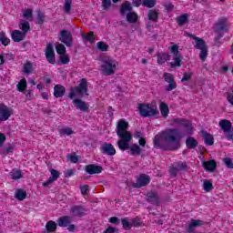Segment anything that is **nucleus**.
<instances>
[{
  "mask_svg": "<svg viewBox=\"0 0 233 233\" xmlns=\"http://www.w3.org/2000/svg\"><path fill=\"white\" fill-rule=\"evenodd\" d=\"M183 134L177 129H167L158 133L153 140L155 148L177 150L181 147Z\"/></svg>",
  "mask_w": 233,
  "mask_h": 233,
  "instance_id": "nucleus-1",
  "label": "nucleus"
},
{
  "mask_svg": "<svg viewBox=\"0 0 233 233\" xmlns=\"http://www.w3.org/2000/svg\"><path fill=\"white\" fill-rule=\"evenodd\" d=\"M85 96H88V85L86 84V79L82 78L78 86L71 87L69 92V97L70 99H73V104L76 110H80L81 112H87L89 108L86 102L77 98L85 97Z\"/></svg>",
  "mask_w": 233,
  "mask_h": 233,
  "instance_id": "nucleus-2",
  "label": "nucleus"
},
{
  "mask_svg": "<svg viewBox=\"0 0 233 233\" xmlns=\"http://www.w3.org/2000/svg\"><path fill=\"white\" fill-rule=\"evenodd\" d=\"M130 125L125 118L118 119L116 122V132L120 138L117 141V147L120 150L126 151L128 148V143L132 141V133L128 131Z\"/></svg>",
  "mask_w": 233,
  "mask_h": 233,
  "instance_id": "nucleus-3",
  "label": "nucleus"
},
{
  "mask_svg": "<svg viewBox=\"0 0 233 233\" xmlns=\"http://www.w3.org/2000/svg\"><path fill=\"white\" fill-rule=\"evenodd\" d=\"M99 70L102 76H114L119 70V62L111 56H103Z\"/></svg>",
  "mask_w": 233,
  "mask_h": 233,
  "instance_id": "nucleus-4",
  "label": "nucleus"
},
{
  "mask_svg": "<svg viewBox=\"0 0 233 233\" xmlns=\"http://www.w3.org/2000/svg\"><path fill=\"white\" fill-rule=\"evenodd\" d=\"M20 30H14L11 33V37L15 43H21L26 37L27 32L30 30V24L25 20H21L18 25Z\"/></svg>",
  "mask_w": 233,
  "mask_h": 233,
  "instance_id": "nucleus-5",
  "label": "nucleus"
},
{
  "mask_svg": "<svg viewBox=\"0 0 233 233\" xmlns=\"http://www.w3.org/2000/svg\"><path fill=\"white\" fill-rule=\"evenodd\" d=\"M138 112L140 116H143V117H150L152 116L159 114V111H157V104L156 103V101H153L150 104H139Z\"/></svg>",
  "mask_w": 233,
  "mask_h": 233,
  "instance_id": "nucleus-6",
  "label": "nucleus"
},
{
  "mask_svg": "<svg viewBox=\"0 0 233 233\" xmlns=\"http://www.w3.org/2000/svg\"><path fill=\"white\" fill-rule=\"evenodd\" d=\"M191 37L196 41L195 48L200 50L199 57L201 61H205V59H207V56H208V49L207 48V45H205V41L194 35H191Z\"/></svg>",
  "mask_w": 233,
  "mask_h": 233,
  "instance_id": "nucleus-7",
  "label": "nucleus"
},
{
  "mask_svg": "<svg viewBox=\"0 0 233 233\" xmlns=\"http://www.w3.org/2000/svg\"><path fill=\"white\" fill-rule=\"evenodd\" d=\"M164 81L168 84L166 86L167 92H172V90L177 88V84L176 83V80H174V75L170 73L164 74Z\"/></svg>",
  "mask_w": 233,
  "mask_h": 233,
  "instance_id": "nucleus-8",
  "label": "nucleus"
},
{
  "mask_svg": "<svg viewBox=\"0 0 233 233\" xmlns=\"http://www.w3.org/2000/svg\"><path fill=\"white\" fill-rule=\"evenodd\" d=\"M14 114V110L5 104H0V121H8L10 116Z\"/></svg>",
  "mask_w": 233,
  "mask_h": 233,
  "instance_id": "nucleus-9",
  "label": "nucleus"
},
{
  "mask_svg": "<svg viewBox=\"0 0 233 233\" xmlns=\"http://www.w3.org/2000/svg\"><path fill=\"white\" fill-rule=\"evenodd\" d=\"M173 125L185 127L187 134H192V124L188 120H185L183 118H174Z\"/></svg>",
  "mask_w": 233,
  "mask_h": 233,
  "instance_id": "nucleus-10",
  "label": "nucleus"
},
{
  "mask_svg": "<svg viewBox=\"0 0 233 233\" xmlns=\"http://www.w3.org/2000/svg\"><path fill=\"white\" fill-rule=\"evenodd\" d=\"M133 6H146L147 8H154L156 0H133Z\"/></svg>",
  "mask_w": 233,
  "mask_h": 233,
  "instance_id": "nucleus-11",
  "label": "nucleus"
},
{
  "mask_svg": "<svg viewBox=\"0 0 233 233\" xmlns=\"http://www.w3.org/2000/svg\"><path fill=\"white\" fill-rule=\"evenodd\" d=\"M46 57L51 65L56 63V54L54 53V46L52 44H48L46 48Z\"/></svg>",
  "mask_w": 233,
  "mask_h": 233,
  "instance_id": "nucleus-12",
  "label": "nucleus"
},
{
  "mask_svg": "<svg viewBox=\"0 0 233 233\" xmlns=\"http://www.w3.org/2000/svg\"><path fill=\"white\" fill-rule=\"evenodd\" d=\"M59 39L62 43H65L66 46H72V34L68 31H62L59 35Z\"/></svg>",
  "mask_w": 233,
  "mask_h": 233,
  "instance_id": "nucleus-13",
  "label": "nucleus"
},
{
  "mask_svg": "<svg viewBox=\"0 0 233 233\" xmlns=\"http://www.w3.org/2000/svg\"><path fill=\"white\" fill-rule=\"evenodd\" d=\"M50 174H51V177L48 178L47 181L42 184L43 187H48L52 185L54 181H57V179H59V177L61 176V173L56 169H50Z\"/></svg>",
  "mask_w": 233,
  "mask_h": 233,
  "instance_id": "nucleus-14",
  "label": "nucleus"
},
{
  "mask_svg": "<svg viewBox=\"0 0 233 233\" xmlns=\"http://www.w3.org/2000/svg\"><path fill=\"white\" fill-rule=\"evenodd\" d=\"M101 151L106 156H116V147L112 144L105 143L101 147Z\"/></svg>",
  "mask_w": 233,
  "mask_h": 233,
  "instance_id": "nucleus-15",
  "label": "nucleus"
},
{
  "mask_svg": "<svg viewBox=\"0 0 233 233\" xmlns=\"http://www.w3.org/2000/svg\"><path fill=\"white\" fill-rule=\"evenodd\" d=\"M129 143L130 142H127V147L125 150H129V156H139V154H141V147H139L137 144L130 145Z\"/></svg>",
  "mask_w": 233,
  "mask_h": 233,
  "instance_id": "nucleus-16",
  "label": "nucleus"
},
{
  "mask_svg": "<svg viewBox=\"0 0 233 233\" xmlns=\"http://www.w3.org/2000/svg\"><path fill=\"white\" fill-rule=\"evenodd\" d=\"M139 218H135L132 222H129L127 218L122 219V226L126 230H130L132 227H139Z\"/></svg>",
  "mask_w": 233,
  "mask_h": 233,
  "instance_id": "nucleus-17",
  "label": "nucleus"
},
{
  "mask_svg": "<svg viewBox=\"0 0 233 233\" xmlns=\"http://www.w3.org/2000/svg\"><path fill=\"white\" fill-rule=\"evenodd\" d=\"M86 172L91 175L101 174V172H103V167L96 165H88L86 167Z\"/></svg>",
  "mask_w": 233,
  "mask_h": 233,
  "instance_id": "nucleus-18",
  "label": "nucleus"
},
{
  "mask_svg": "<svg viewBox=\"0 0 233 233\" xmlns=\"http://www.w3.org/2000/svg\"><path fill=\"white\" fill-rule=\"evenodd\" d=\"M148 183H150V177L140 175L137 180L136 187L140 188V187H145V185H148Z\"/></svg>",
  "mask_w": 233,
  "mask_h": 233,
  "instance_id": "nucleus-19",
  "label": "nucleus"
},
{
  "mask_svg": "<svg viewBox=\"0 0 233 233\" xmlns=\"http://www.w3.org/2000/svg\"><path fill=\"white\" fill-rule=\"evenodd\" d=\"M202 167L205 168V170H208V172H214L218 167V164L214 160H208L202 163Z\"/></svg>",
  "mask_w": 233,
  "mask_h": 233,
  "instance_id": "nucleus-20",
  "label": "nucleus"
},
{
  "mask_svg": "<svg viewBox=\"0 0 233 233\" xmlns=\"http://www.w3.org/2000/svg\"><path fill=\"white\" fill-rule=\"evenodd\" d=\"M200 137L204 139L206 145L212 147L214 145V137L206 131L200 132Z\"/></svg>",
  "mask_w": 233,
  "mask_h": 233,
  "instance_id": "nucleus-21",
  "label": "nucleus"
},
{
  "mask_svg": "<svg viewBox=\"0 0 233 233\" xmlns=\"http://www.w3.org/2000/svg\"><path fill=\"white\" fill-rule=\"evenodd\" d=\"M157 57V62L158 65H164V63H167L170 60V55H168V53H158Z\"/></svg>",
  "mask_w": 233,
  "mask_h": 233,
  "instance_id": "nucleus-22",
  "label": "nucleus"
},
{
  "mask_svg": "<svg viewBox=\"0 0 233 233\" xmlns=\"http://www.w3.org/2000/svg\"><path fill=\"white\" fill-rule=\"evenodd\" d=\"M159 110L162 117H165V118L168 117V114H170V109H168V105H167V103L160 102Z\"/></svg>",
  "mask_w": 233,
  "mask_h": 233,
  "instance_id": "nucleus-23",
  "label": "nucleus"
},
{
  "mask_svg": "<svg viewBox=\"0 0 233 233\" xmlns=\"http://www.w3.org/2000/svg\"><path fill=\"white\" fill-rule=\"evenodd\" d=\"M202 188L206 193L212 192L214 190L212 180L204 179L202 182Z\"/></svg>",
  "mask_w": 233,
  "mask_h": 233,
  "instance_id": "nucleus-24",
  "label": "nucleus"
},
{
  "mask_svg": "<svg viewBox=\"0 0 233 233\" xmlns=\"http://www.w3.org/2000/svg\"><path fill=\"white\" fill-rule=\"evenodd\" d=\"M72 222L71 217L65 216L61 217L57 220L58 227H68Z\"/></svg>",
  "mask_w": 233,
  "mask_h": 233,
  "instance_id": "nucleus-25",
  "label": "nucleus"
},
{
  "mask_svg": "<svg viewBox=\"0 0 233 233\" xmlns=\"http://www.w3.org/2000/svg\"><path fill=\"white\" fill-rule=\"evenodd\" d=\"M65 86H61V85H56L54 87V96L55 97H63V96H65Z\"/></svg>",
  "mask_w": 233,
  "mask_h": 233,
  "instance_id": "nucleus-26",
  "label": "nucleus"
},
{
  "mask_svg": "<svg viewBox=\"0 0 233 233\" xmlns=\"http://www.w3.org/2000/svg\"><path fill=\"white\" fill-rule=\"evenodd\" d=\"M35 70V66H34L33 63L26 62L23 66V72L24 74H32Z\"/></svg>",
  "mask_w": 233,
  "mask_h": 233,
  "instance_id": "nucleus-27",
  "label": "nucleus"
},
{
  "mask_svg": "<svg viewBox=\"0 0 233 233\" xmlns=\"http://www.w3.org/2000/svg\"><path fill=\"white\" fill-rule=\"evenodd\" d=\"M201 225H203V221L201 220H191L187 230V232H194V228L196 227H201Z\"/></svg>",
  "mask_w": 233,
  "mask_h": 233,
  "instance_id": "nucleus-28",
  "label": "nucleus"
},
{
  "mask_svg": "<svg viewBox=\"0 0 233 233\" xmlns=\"http://www.w3.org/2000/svg\"><path fill=\"white\" fill-rule=\"evenodd\" d=\"M15 198L18 199V201H23L26 199V191L23 189H17L15 192Z\"/></svg>",
  "mask_w": 233,
  "mask_h": 233,
  "instance_id": "nucleus-29",
  "label": "nucleus"
},
{
  "mask_svg": "<svg viewBox=\"0 0 233 233\" xmlns=\"http://www.w3.org/2000/svg\"><path fill=\"white\" fill-rule=\"evenodd\" d=\"M186 145L187 148H196V147H198V140L192 137H189L186 140Z\"/></svg>",
  "mask_w": 233,
  "mask_h": 233,
  "instance_id": "nucleus-30",
  "label": "nucleus"
},
{
  "mask_svg": "<svg viewBox=\"0 0 233 233\" xmlns=\"http://www.w3.org/2000/svg\"><path fill=\"white\" fill-rule=\"evenodd\" d=\"M72 216H83L85 214V208L82 207H74L71 209Z\"/></svg>",
  "mask_w": 233,
  "mask_h": 233,
  "instance_id": "nucleus-31",
  "label": "nucleus"
},
{
  "mask_svg": "<svg viewBox=\"0 0 233 233\" xmlns=\"http://www.w3.org/2000/svg\"><path fill=\"white\" fill-rule=\"evenodd\" d=\"M60 136H72L74 134V130L72 127H62L58 130Z\"/></svg>",
  "mask_w": 233,
  "mask_h": 233,
  "instance_id": "nucleus-32",
  "label": "nucleus"
},
{
  "mask_svg": "<svg viewBox=\"0 0 233 233\" xmlns=\"http://www.w3.org/2000/svg\"><path fill=\"white\" fill-rule=\"evenodd\" d=\"M22 16L27 19V21H33L34 16L32 15V9H24L22 11Z\"/></svg>",
  "mask_w": 233,
  "mask_h": 233,
  "instance_id": "nucleus-33",
  "label": "nucleus"
},
{
  "mask_svg": "<svg viewBox=\"0 0 233 233\" xmlns=\"http://www.w3.org/2000/svg\"><path fill=\"white\" fill-rule=\"evenodd\" d=\"M181 55L173 56V62H171V66H181Z\"/></svg>",
  "mask_w": 233,
  "mask_h": 233,
  "instance_id": "nucleus-34",
  "label": "nucleus"
},
{
  "mask_svg": "<svg viewBox=\"0 0 233 233\" xmlns=\"http://www.w3.org/2000/svg\"><path fill=\"white\" fill-rule=\"evenodd\" d=\"M130 10H132V5L128 2H126L122 5L120 12L122 15H125V14H127V12H130Z\"/></svg>",
  "mask_w": 233,
  "mask_h": 233,
  "instance_id": "nucleus-35",
  "label": "nucleus"
},
{
  "mask_svg": "<svg viewBox=\"0 0 233 233\" xmlns=\"http://www.w3.org/2000/svg\"><path fill=\"white\" fill-rule=\"evenodd\" d=\"M96 48L97 50H100V52H108L109 46L105 42H98L96 44Z\"/></svg>",
  "mask_w": 233,
  "mask_h": 233,
  "instance_id": "nucleus-36",
  "label": "nucleus"
},
{
  "mask_svg": "<svg viewBox=\"0 0 233 233\" xmlns=\"http://www.w3.org/2000/svg\"><path fill=\"white\" fill-rule=\"evenodd\" d=\"M46 228L48 232H55L56 228H57V224L55 221L50 220L46 223Z\"/></svg>",
  "mask_w": 233,
  "mask_h": 233,
  "instance_id": "nucleus-37",
  "label": "nucleus"
},
{
  "mask_svg": "<svg viewBox=\"0 0 233 233\" xmlns=\"http://www.w3.org/2000/svg\"><path fill=\"white\" fill-rule=\"evenodd\" d=\"M168 50L173 56L180 55L179 54V46H177V45H176V44H171L170 46H168Z\"/></svg>",
  "mask_w": 233,
  "mask_h": 233,
  "instance_id": "nucleus-38",
  "label": "nucleus"
},
{
  "mask_svg": "<svg viewBox=\"0 0 233 233\" xmlns=\"http://www.w3.org/2000/svg\"><path fill=\"white\" fill-rule=\"evenodd\" d=\"M0 42L2 45H4V46H8V45H10V38H8L5 33L1 32Z\"/></svg>",
  "mask_w": 233,
  "mask_h": 233,
  "instance_id": "nucleus-39",
  "label": "nucleus"
},
{
  "mask_svg": "<svg viewBox=\"0 0 233 233\" xmlns=\"http://www.w3.org/2000/svg\"><path fill=\"white\" fill-rule=\"evenodd\" d=\"M11 179H21L23 177V174L21 171L17 169H14L10 174H9Z\"/></svg>",
  "mask_w": 233,
  "mask_h": 233,
  "instance_id": "nucleus-40",
  "label": "nucleus"
},
{
  "mask_svg": "<svg viewBox=\"0 0 233 233\" xmlns=\"http://www.w3.org/2000/svg\"><path fill=\"white\" fill-rule=\"evenodd\" d=\"M18 92H25L26 90V79L23 78L20 80V82L17 84Z\"/></svg>",
  "mask_w": 233,
  "mask_h": 233,
  "instance_id": "nucleus-41",
  "label": "nucleus"
},
{
  "mask_svg": "<svg viewBox=\"0 0 233 233\" xmlns=\"http://www.w3.org/2000/svg\"><path fill=\"white\" fill-rule=\"evenodd\" d=\"M127 19L128 23H136V21H137L138 17H137V14L136 13H128L127 15Z\"/></svg>",
  "mask_w": 233,
  "mask_h": 233,
  "instance_id": "nucleus-42",
  "label": "nucleus"
},
{
  "mask_svg": "<svg viewBox=\"0 0 233 233\" xmlns=\"http://www.w3.org/2000/svg\"><path fill=\"white\" fill-rule=\"evenodd\" d=\"M147 201L150 203H157V194L154 192L147 193Z\"/></svg>",
  "mask_w": 233,
  "mask_h": 233,
  "instance_id": "nucleus-43",
  "label": "nucleus"
},
{
  "mask_svg": "<svg viewBox=\"0 0 233 233\" xmlns=\"http://www.w3.org/2000/svg\"><path fill=\"white\" fill-rule=\"evenodd\" d=\"M56 50L57 54H59L60 56H63L65 55V52H66V47H65L63 44H57L56 46Z\"/></svg>",
  "mask_w": 233,
  "mask_h": 233,
  "instance_id": "nucleus-44",
  "label": "nucleus"
},
{
  "mask_svg": "<svg viewBox=\"0 0 233 233\" xmlns=\"http://www.w3.org/2000/svg\"><path fill=\"white\" fill-rule=\"evenodd\" d=\"M187 21H188V15H187V14H184V15H180L177 19V23L178 25H185V23H187Z\"/></svg>",
  "mask_w": 233,
  "mask_h": 233,
  "instance_id": "nucleus-45",
  "label": "nucleus"
},
{
  "mask_svg": "<svg viewBox=\"0 0 233 233\" xmlns=\"http://www.w3.org/2000/svg\"><path fill=\"white\" fill-rule=\"evenodd\" d=\"M84 41H88L89 43H94L96 39L94 37V33H88L87 35H82Z\"/></svg>",
  "mask_w": 233,
  "mask_h": 233,
  "instance_id": "nucleus-46",
  "label": "nucleus"
},
{
  "mask_svg": "<svg viewBox=\"0 0 233 233\" xmlns=\"http://www.w3.org/2000/svg\"><path fill=\"white\" fill-rule=\"evenodd\" d=\"M60 61L62 65H68V63H70V56H68V55H66V54L61 55Z\"/></svg>",
  "mask_w": 233,
  "mask_h": 233,
  "instance_id": "nucleus-47",
  "label": "nucleus"
},
{
  "mask_svg": "<svg viewBox=\"0 0 233 233\" xmlns=\"http://www.w3.org/2000/svg\"><path fill=\"white\" fill-rule=\"evenodd\" d=\"M36 23L37 25H43V23H45V15L43 13H37Z\"/></svg>",
  "mask_w": 233,
  "mask_h": 233,
  "instance_id": "nucleus-48",
  "label": "nucleus"
},
{
  "mask_svg": "<svg viewBox=\"0 0 233 233\" xmlns=\"http://www.w3.org/2000/svg\"><path fill=\"white\" fill-rule=\"evenodd\" d=\"M148 19L149 21H156V19H157V12L150 10L148 13Z\"/></svg>",
  "mask_w": 233,
  "mask_h": 233,
  "instance_id": "nucleus-49",
  "label": "nucleus"
},
{
  "mask_svg": "<svg viewBox=\"0 0 233 233\" xmlns=\"http://www.w3.org/2000/svg\"><path fill=\"white\" fill-rule=\"evenodd\" d=\"M67 159L71 163H77L79 161V157H77V155H76V154H71V155L67 156Z\"/></svg>",
  "mask_w": 233,
  "mask_h": 233,
  "instance_id": "nucleus-50",
  "label": "nucleus"
},
{
  "mask_svg": "<svg viewBox=\"0 0 233 233\" xmlns=\"http://www.w3.org/2000/svg\"><path fill=\"white\" fill-rule=\"evenodd\" d=\"M192 76L193 74L190 71L187 73H185L181 79L182 83H185V81H190V79H192Z\"/></svg>",
  "mask_w": 233,
  "mask_h": 233,
  "instance_id": "nucleus-51",
  "label": "nucleus"
},
{
  "mask_svg": "<svg viewBox=\"0 0 233 233\" xmlns=\"http://www.w3.org/2000/svg\"><path fill=\"white\" fill-rule=\"evenodd\" d=\"M111 5V0H102V8H104L105 10H108Z\"/></svg>",
  "mask_w": 233,
  "mask_h": 233,
  "instance_id": "nucleus-52",
  "label": "nucleus"
},
{
  "mask_svg": "<svg viewBox=\"0 0 233 233\" xmlns=\"http://www.w3.org/2000/svg\"><path fill=\"white\" fill-rule=\"evenodd\" d=\"M70 8H72V1L66 0L65 5H64L65 12H66V13L70 12Z\"/></svg>",
  "mask_w": 233,
  "mask_h": 233,
  "instance_id": "nucleus-53",
  "label": "nucleus"
},
{
  "mask_svg": "<svg viewBox=\"0 0 233 233\" xmlns=\"http://www.w3.org/2000/svg\"><path fill=\"white\" fill-rule=\"evenodd\" d=\"M224 164L228 167V168H233V162L230 157L224 158Z\"/></svg>",
  "mask_w": 233,
  "mask_h": 233,
  "instance_id": "nucleus-54",
  "label": "nucleus"
},
{
  "mask_svg": "<svg viewBox=\"0 0 233 233\" xmlns=\"http://www.w3.org/2000/svg\"><path fill=\"white\" fill-rule=\"evenodd\" d=\"M90 188L88 187V185H84L80 187V192L81 194H83V196H86V194H87Z\"/></svg>",
  "mask_w": 233,
  "mask_h": 233,
  "instance_id": "nucleus-55",
  "label": "nucleus"
},
{
  "mask_svg": "<svg viewBox=\"0 0 233 233\" xmlns=\"http://www.w3.org/2000/svg\"><path fill=\"white\" fill-rule=\"evenodd\" d=\"M143 137V133L141 131H136L134 134L135 139H141Z\"/></svg>",
  "mask_w": 233,
  "mask_h": 233,
  "instance_id": "nucleus-56",
  "label": "nucleus"
},
{
  "mask_svg": "<svg viewBox=\"0 0 233 233\" xmlns=\"http://www.w3.org/2000/svg\"><path fill=\"white\" fill-rule=\"evenodd\" d=\"M6 141V136L3 133H0V147L3 146V143Z\"/></svg>",
  "mask_w": 233,
  "mask_h": 233,
  "instance_id": "nucleus-57",
  "label": "nucleus"
},
{
  "mask_svg": "<svg viewBox=\"0 0 233 233\" xmlns=\"http://www.w3.org/2000/svg\"><path fill=\"white\" fill-rule=\"evenodd\" d=\"M14 152V147L12 146H9L5 148V154H12Z\"/></svg>",
  "mask_w": 233,
  "mask_h": 233,
  "instance_id": "nucleus-58",
  "label": "nucleus"
},
{
  "mask_svg": "<svg viewBox=\"0 0 233 233\" xmlns=\"http://www.w3.org/2000/svg\"><path fill=\"white\" fill-rule=\"evenodd\" d=\"M227 99H228V103H230V105L233 106V94L232 93L228 94Z\"/></svg>",
  "mask_w": 233,
  "mask_h": 233,
  "instance_id": "nucleus-59",
  "label": "nucleus"
},
{
  "mask_svg": "<svg viewBox=\"0 0 233 233\" xmlns=\"http://www.w3.org/2000/svg\"><path fill=\"white\" fill-rule=\"evenodd\" d=\"M117 232V228H108L105 233H116Z\"/></svg>",
  "mask_w": 233,
  "mask_h": 233,
  "instance_id": "nucleus-60",
  "label": "nucleus"
},
{
  "mask_svg": "<svg viewBox=\"0 0 233 233\" xmlns=\"http://www.w3.org/2000/svg\"><path fill=\"white\" fill-rule=\"evenodd\" d=\"M138 143L140 147H145V145H147V140L142 137V138H139Z\"/></svg>",
  "mask_w": 233,
  "mask_h": 233,
  "instance_id": "nucleus-61",
  "label": "nucleus"
},
{
  "mask_svg": "<svg viewBox=\"0 0 233 233\" xmlns=\"http://www.w3.org/2000/svg\"><path fill=\"white\" fill-rule=\"evenodd\" d=\"M49 97H50V93H48V92H43L42 93V98L43 99H49Z\"/></svg>",
  "mask_w": 233,
  "mask_h": 233,
  "instance_id": "nucleus-62",
  "label": "nucleus"
},
{
  "mask_svg": "<svg viewBox=\"0 0 233 233\" xmlns=\"http://www.w3.org/2000/svg\"><path fill=\"white\" fill-rule=\"evenodd\" d=\"M74 174V171L72 169L67 170L66 173V177H70Z\"/></svg>",
  "mask_w": 233,
  "mask_h": 233,
  "instance_id": "nucleus-63",
  "label": "nucleus"
},
{
  "mask_svg": "<svg viewBox=\"0 0 233 233\" xmlns=\"http://www.w3.org/2000/svg\"><path fill=\"white\" fill-rule=\"evenodd\" d=\"M109 223H117V218H116V217L110 218Z\"/></svg>",
  "mask_w": 233,
  "mask_h": 233,
  "instance_id": "nucleus-64",
  "label": "nucleus"
}]
</instances>
